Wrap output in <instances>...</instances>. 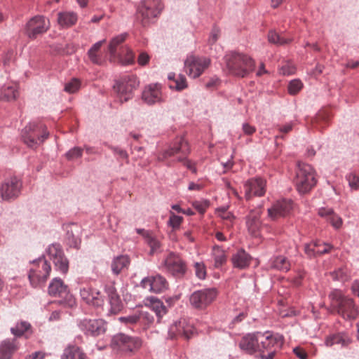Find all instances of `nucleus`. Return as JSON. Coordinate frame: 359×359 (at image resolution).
Listing matches in <instances>:
<instances>
[{"instance_id":"f257e3e1","label":"nucleus","mask_w":359,"mask_h":359,"mask_svg":"<svg viewBox=\"0 0 359 359\" xmlns=\"http://www.w3.org/2000/svg\"><path fill=\"white\" fill-rule=\"evenodd\" d=\"M224 61L227 73L237 77H246L255 67V62L250 55L235 50L227 52Z\"/></svg>"},{"instance_id":"f03ea898","label":"nucleus","mask_w":359,"mask_h":359,"mask_svg":"<svg viewBox=\"0 0 359 359\" xmlns=\"http://www.w3.org/2000/svg\"><path fill=\"white\" fill-rule=\"evenodd\" d=\"M333 311L345 320H353L359 314L358 306L353 299L345 295L343 292L334 289L328 295Z\"/></svg>"},{"instance_id":"7ed1b4c3","label":"nucleus","mask_w":359,"mask_h":359,"mask_svg":"<svg viewBox=\"0 0 359 359\" xmlns=\"http://www.w3.org/2000/svg\"><path fill=\"white\" fill-rule=\"evenodd\" d=\"M189 152L188 142L183 137H179L168 149L163 150L158 155V160L159 161H164L174 158L172 162H182L193 173H196L197 170L194 164L187 159Z\"/></svg>"},{"instance_id":"20e7f679","label":"nucleus","mask_w":359,"mask_h":359,"mask_svg":"<svg viewBox=\"0 0 359 359\" xmlns=\"http://www.w3.org/2000/svg\"><path fill=\"white\" fill-rule=\"evenodd\" d=\"M284 341L283 336L279 333L271 331L260 332L257 358L274 359L276 355L282 349Z\"/></svg>"},{"instance_id":"39448f33","label":"nucleus","mask_w":359,"mask_h":359,"mask_svg":"<svg viewBox=\"0 0 359 359\" xmlns=\"http://www.w3.org/2000/svg\"><path fill=\"white\" fill-rule=\"evenodd\" d=\"M142 346L141 338L122 332L112 336L110 341V347L112 351L122 356L130 357L135 355Z\"/></svg>"},{"instance_id":"423d86ee","label":"nucleus","mask_w":359,"mask_h":359,"mask_svg":"<svg viewBox=\"0 0 359 359\" xmlns=\"http://www.w3.org/2000/svg\"><path fill=\"white\" fill-rule=\"evenodd\" d=\"M49 136L46 126L40 122L29 123L22 130V138L30 148H36Z\"/></svg>"},{"instance_id":"0eeeda50","label":"nucleus","mask_w":359,"mask_h":359,"mask_svg":"<svg viewBox=\"0 0 359 359\" xmlns=\"http://www.w3.org/2000/svg\"><path fill=\"white\" fill-rule=\"evenodd\" d=\"M316 172L311 165L299 163L296 171L294 184L300 194L309 193L316 184Z\"/></svg>"},{"instance_id":"6e6552de","label":"nucleus","mask_w":359,"mask_h":359,"mask_svg":"<svg viewBox=\"0 0 359 359\" xmlns=\"http://www.w3.org/2000/svg\"><path fill=\"white\" fill-rule=\"evenodd\" d=\"M32 267L29 271L28 278L33 287L43 285L49 277L50 264L43 256L30 262Z\"/></svg>"},{"instance_id":"1a4fd4ad","label":"nucleus","mask_w":359,"mask_h":359,"mask_svg":"<svg viewBox=\"0 0 359 359\" xmlns=\"http://www.w3.org/2000/svg\"><path fill=\"white\" fill-rule=\"evenodd\" d=\"M48 292L51 297L60 298L59 304L65 307L73 308L76 305L75 297L70 293L68 286L60 278H55L51 280Z\"/></svg>"},{"instance_id":"9d476101","label":"nucleus","mask_w":359,"mask_h":359,"mask_svg":"<svg viewBox=\"0 0 359 359\" xmlns=\"http://www.w3.org/2000/svg\"><path fill=\"white\" fill-rule=\"evenodd\" d=\"M163 10L158 0H142L137 9V18L143 26L154 22Z\"/></svg>"},{"instance_id":"9b49d317","label":"nucleus","mask_w":359,"mask_h":359,"mask_svg":"<svg viewBox=\"0 0 359 359\" xmlns=\"http://www.w3.org/2000/svg\"><path fill=\"white\" fill-rule=\"evenodd\" d=\"M140 81L133 74H124L115 80L114 89L121 102H127L133 97V92L139 86Z\"/></svg>"},{"instance_id":"f8f14e48","label":"nucleus","mask_w":359,"mask_h":359,"mask_svg":"<svg viewBox=\"0 0 359 359\" xmlns=\"http://www.w3.org/2000/svg\"><path fill=\"white\" fill-rule=\"evenodd\" d=\"M77 326L86 337H97L104 334L107 328V323L101 318H87L78 320Z\"/></svg>"},{"instance_id":"ddd939ff","label":"nucleus","mask_w":359,"mask_h":359,"mask_svg":"<svg viewBox=\"0 0 359 359\" xmlns=\"http://www.w3.org/2000/svg\"><path fill=\"white\" fill-rule=\"evenodd\" d=\"M22 181L17 177L6 179L0 186V202L15 200L21 194Z\"/></svg>"},{"instance_id":"4468645a","label":"nucleus","mask_w":359,"mask_h":359,"mask_svg":"<svg viewBox=\"0 0 359 359\" xmlns=\"http://www.w3.org/2000/svg\"><path fill=\"white\" fill-rule=\"evenodd\" d=\"M46 252L49 259L53 262L55 270L62 274H66L69 270V260L62 246L59 243H53L47 248Z\"/></svg>"},{"instance_id":"2eb2a0df","label":"nucleus","mask_w":359,"mask_h":359,"mask_svg":"<svg viewBox=\"0 0 359 359\" xmlns=\"http://www.w3.org/2000/svg\"><path fill=\"white\" fill-rule=\"evenodd\" d=\"M210 63V59L207 57L189 55L184 61V69L190 78L196 79L204 72Z\"/></svg>"},{"instance_id":"dca6fc26","label":"nucleus","mask_w":359,"mask_h":359,"mask_svg":"<svg viewBox=\"0 0 359 359\" xmlns=\"http://www.w3.org/2000/svg\"><path fill=\"white\" fill-rule=\"evenodd\" d=\"M217 295V291L214 287L198 290L190 295L189 302L194 309L203 310L215 300Z\"/></svg>"},{"instance_id":"f3484780","label":"nucleus","mask_w":359,"mask_h":359,"mask_svg":"<svg viewBox=\"0 0 359 359\" xmlns=\"http://www.w3.org/2000/svg\"><path fill=\"white\" fill-rule=\"evenodd\" d=\"M163 270L175 278L183 277L187 272V265L180 256L170 252L162 263Z\"/></svg>"},{"instance_id":"a211bd4d","label":"nucleus","mask_w":359,"mask_h":359,"mask_svg":"<svg viewBox=\"0 0 359 359\" xmlns=\"http://www.w3.org/2000/svg\"><path fill=\"white\" fill-rule=\"evenodd\" d=\"M50 28V22L43 15L32 18L25 25V32L28 38L34 39L46 33Z\"/></svg>"},{"instance_id":"6ab92c4d","label":"nucleus","mask_w":359,"mask_h":359,"mask_svg":"<svg viewBox=\"0 0 359 359\" xmlns=\"http://www.w3.org/2000/svg\"><path fill=\"white\" fill-rule=\"evenodd\" d=\"M266 180L261 177H253L245 181L243 184L245 198L250 201L254 196H263L266 192Z\"/></svg>"},{"instance_id":"aec40b11","label":"nucleus","mask_w":359,"mask_h":359,"mask_svg":"<svg viewBox=\"0 0 359 359\" xmlns=\"http://www.w3.org/2000/svg\"><path fill=\"white\" fill-rule=\"evenodd\" d=\"M195 329L186 319H180L174 322L168 329V336L170 339L182 337L189 339L194 334Z\"/></svg>"},{"instance_id":"412c9836","label":"nucleus","mask_w":359,"mask_h":359,"mask_svg":"<svg viewBox=\"0 0 359 359\" xmlns=\"http://www.w3.org/2000/svg\"><path fill=\"white\" fill-rule=\"evenodd\" d=\"M140 285L142 287L156 294L165 292L169 287L166 278L161 274L144 278L140 282Z\"/></svg>"},{"instance_id":"4be33fe9","label":"nucleus","mask_w":359,"mask_h":359,"mask_svg":"<svg viewBox=\"0 0 359 359\" xmlns=\"http://www.w3.org/2000/svg\"><path fill=\"white\" fill-rule=\"evenodd\" d=\"M142 99L148 105H154L164 102L160 83H151L144 87Z\"/></svg>"},{"instance_id":"5701e85b","label":"nucleus","mask_w":359,"mask_h":359,"mask_svg":"<svg viewBox=\"0 0 359 359\" xmlns=\"http://www.w3.org/2000/svg\"><path fill=\"white\" fill-rule=\"evenodd\" d=\"M79 293L81 299L88 305L100 307L104 304V298L100 292L91 286L81 287Z\"/></svg>"},{"instance_id":"b1692460","label":"nucleus","mask_w":359,"mask_h":359,"mask_svg":"<svg viewBox=\"0 0 359 359\" xmlns=\"http://www.w3.org/2000/svg\"><path fill=\"white\" fill-rule=\"evenodd\" d=\"M292 209V201L290 199L277 201L268 209V216L272 220L284 217L290 214Z\"/></svg>"},{"instance_id":"393cba45","label":"nucleus","mask_w":359,"mask_h":359,"mask_svg":"<svg viewBox=\"0 0 359 359\" xmlns=\"http://www.w3.org/2000/svg\"><path fill=\"white\" fill-rule=\"evenodd\" d=\"M260 332L248 333L243 336L239 341V348L245 353L252 355L258 353Z\"/></svg>"},{"instance_id":"a878e982","label":"nucleus","mask_w":359,"mask_h":359,"mask_svg":"<svg viewBox=\"0 0 359 359\" xmlns=\"http://www.w3.org/2000/svg\"><path fill=\"white\" fill-rule=\"evenodd\" d=\"M105 292L110 305L109 313L116 314L120 312L123 309V303L116 289L113 285H107L105 287Z\"/></svg>"},{"instance_id":"bb28decb","label":"nucleus","mask_w":359,"mask_h":359,"mask_svg":"<svg viewBox=\"0 0 359 359\" xmlns=\"http://www.w3.org/2000/svg\"><path fill=\"white\" fill-rule=\"evenodd\" d=\"M262 211L259 208L252 210L246 217V226L249 233L257 236L261 227L260 216Z\"/></svg>"},{"instance_id":"cd10ccee","label":"nucleus","mask_w":359,"mask_h":359,"mask_svg":"<svg viewBox=\"0 0 359 359\" xmlns=\"http://www.w3.org/2000/svg\"><path fill=\"white\" fill-rule=\"evenodd\" d=\"M19 349L17 339H6L0 343V359H11L13 355Z\"/></svg>"},{"instance_id":"c85d7f7f","label":"nucleus","mask_w":359,"mask_h":359,"mask_svg":"<svg viewBox=\"0 0 359 359\" xmlns=\"http://www.w3.org/2000/svg\"><path fill=\"white\" fill-rule=\"evenodd\" d=\"M252 259L245 250L240 249L232 255L231 262L234 268L245 269L250 266Z\"/></svg>"},{"instance_id":"c756f323","label":"nucleus","mask_w":359,"mask_h":359,"mask_svg":"<svg viewBox=\"0 0 359 359\" xmlns=\"http://www.w3.org/2000/svg\"><path fill=\"white\" fill-rule=\"evenodd\" d=\"M351 343V339L348 335L344 332H338L327 336L325 340L326 346L330 347L335 344L340 345L341 347H346Z\"/></svg>"},{"instance_id":"7c9ffc66","label":"nucleus","mask_w":359,"mask_h":359,"mask_svg":"<svg viewBox=\"0 0 359 359\" xmlns=\"http://www.w3.org/2000/svg\"><path fill=\"white\" fill-rule=\"evenodd\" d=\"M130 262V260L128 255H118L115 257L111 264L113 274L117 276L123 271L128 269Z\"/></svg>"},{"instance_id":"2f4dec72","label":"nucleus","mask_w":359,"mask_h":359,"mask_svg":"<svg viewBox=\"0 0 359 359\" xmlns=\"http://www.w3.org/2000/svg\"><path fill=\"white\" fill-rule=\"evenodd\" d=\"M77 14L72 11L60 12L57 14V22L62 28H68L76 24Z\"/></svg>"},{"instance_id":"473e14b6","label":"nucleus","mask_w":359,"mask_h":359,"mask_svg":"<svg viewBox=\"0 0 359 359\" xmlns=\"http://www.w3.org/2000/svg\"><path fill=\"white\" fill-rule=\"evenodd\" d=\"M11 332L16 337L25 336L28 338L32 334V325L27 321L21 320L11 328Z\"/></svg>"},{"instance_id":"72a5a7b5","label":"nucleus","mask_w":359,"mask_h":359,"mask_svg":"<svg viewBox=\"0 0 359 359\" xmlns=\"http://www.w3.org/2000/svg\"><path fill=\"white\" fill-rule=\"evenodd\" d=\"M60 359H89L83 349L73 345L67 347L61 355Z\"/></svg>"},{"instance_id":"f704fd0d","label":"nucleus","mask_w":359,"mask_h":359,"mask_svg":"<svg viewBox=\"0 0 359 359\" xmlns=\"http://www.w3.org/2000/svg\"><path fill=\"white\" fill-rule=\"evenodd\" d=\"M18 95V85L16 83L4 85L0 90L1 101H12L15 100Z\"/></svg>"},{"instance_id":"c9c22d12","label":"nucleus","mask_w":359,"mask_h":359,"mask_svg":"<svg viewBox=\"0 0 359 359\" xmlns=\"http://www.w3.org/2000/svg\"><path fill=\"white\" fill-rule=\"evenodd\" d=\"M270 266L272 269L279 270L281 271L287 272L290 269V263L288 259L283 256L278 255L272 257L270 259Z\"/></svg>"},{"instance_id":"e433bc0d","label":"nucleus","mask_w":359,"mask_h":359,"mask_svg":"<svg viewBox=\"0 0 359 359\" xmlns=\"http://www.w3.org/2000/svg\"><path fill=\"white\" fill-rule=\"evenodd\" d=\"M128 36V33H122L120 34L114 38L111 39L110 41V43L108 46V50L109 52V54L111 56H116L117 55L121 54V53H118L117 49L119 45H121L123 42L125 41Z\"/></svg>"},{"instance_id":"4c0bfd02","label":"nucleus","mask_w":359,"mask_h":359,"mask_svg":"<svg viewBox=\"0 0 359 359\" xmlns=\"http://www.w3.org/2000/svg\"><path fill=\"white\" fill-rule=\"evenodd\" d=\"M212 255L214 258V266L215 268H219L226 263V256L224 250L220 246H213Z\"/></svg>"},{"instance_id":"58836bf2","label":"nucleus","mask_w":359,"mask_h":359,"mask_svg":"<svg viewBox=\"0 0 359 359\" xmlns=\"http://www.w3.org/2000/svg\"><path fill=\"white\" fill-rule=\"evenodd\" d=\"M144 242L150 248V255L161 252V243L160 240L151 233L145 240Z\"/></svg>"},{"instance_id":"ea45409f","label":"nucleus","mask_w":359,"mask_h":359,"mask_svg":"<svg viewBox=\"0 0 359 359\" xmlns=\"http://www.w3.org/2000/svg\"><path fill=\"white\" fill-rule=\"evenodd\" d=\"M334 280L344 283L348 281L350 278V271L346 267H340L334 270L330 273Z\"/></svg>"},{"instance_id":"a19ab883","label":"nucleus","mask_w":359,"mask_h":359,"mask_svg":"<svg viewBox=\"0 0 359 359\" xmlns=\"http://www.w3.org/2000/svg\"><path fill=\"white\" fill-rule=\"evenodd\" d=\"M151 307L152 311L156 313L158 320H160L163 316H164L167 313V308L163 304V303L156 299L152 298L151 301Z\"/></svg>"},{"instance_id":"79ce46f5","label":"nucleus","mask_w":359,"mask_h":359,"mask_svg":"<svg viewBox=\"0 0 359 359\" xmlns=\"http://www.w3.org/2000/svg\"><path fill=\"white\" fill-rule=\"evenodd\" d=\"M268 39L270 43L277 45H285L292 41V39L285 38L279 35L276 32L273 30H271L269 32Z\"/></svg>"},{"instance_id":"37998d69","label":"nucleus","mask_w":359,"mask_h":359,"mask_svg":"<svg viewBox=\"0 0 359 359\" xmlns=\"http://www.w3.org/2000/svg\"><path fill=\"white\" fill-rule=\"evenodd\" d=\"M107 147L113 152L118 161H125L127 163L129 162V155L126 150L117 146L107 144Z\"/></svg>"},{"instance_id":"c03bdc74","label":"nucleus","mask_w":359,"mask_h":359,"mask_svg":"<svg viewBox=\"0 0 359 359\" xmlns=\"http://www.w3.org/2000/svg\"><path fill=\"white\" fill-rule=\"evenodd\" d=\"M81 81L77 78H72L65 84L64 90L69 94L76 93L81 88Z\"/></svg>"},{"instance_id":"a18cd8bd","label":"nucleus","mask_w":359,"mask_h":359,"mask_svg":"<svg viewBox=\"0 0 359 359\" xmlns=\"http://www.w3.org/2000/svg\"><path fill=\"white\" fill-rule=\"evenodd\" d=\"M66 243L70 248L79 249L81 239L78 235H75L72 230H68L66 235Z\"/></svg>"},{"instance_id":"49530a36","label":"nucleus","mask_w":359,"mask_h":359,"mask_svg":"<svg viewBox=\"0 0 359 359\" xmlns=\"http://www.w3.org/2000/svg\"><path fill=\"white\" fill-rule=\"evenodd\" d=\"M83 154V149L79 147H74L70 149L65 154V157L69 161H74L79 158H81Z\"/></svg>"},{"instance_id":"de8ad7c7","label":"nucleus","mask_w":359,"mask_h":359,"mask_svg":"<svg viewBox=\"0 0 359 359\" xmlns=\"http://www.w3.org/2000/svg\"><path fill=\"white\" fill-rule=\"evenodd\" d=\"M303 87V83L299 79L292 80L287 86L288 93L290 95H296Z\"/></svg>"},{"instance_id":"09e8293b","label":"nucleus","mask_w":359,"mask_h":359,"mask_svg":"<svg viewBox=\"0 0 359 359\" xmlns=\"http://www.w3.org/2000/svg\"><path fill=\"white\" fill-rule=\"evenodd\" d=\"M138 317L139 323L144 324L146 327H149L154 320L152 314L147 311H141L138 313Z\"/></svg>"},{"instance_id":"8fccbe9b","label":"nucleus","mask_w":359,"mask_h":359,"mask_svg":"<svg viewBox=\"0 0 359 359\" xmlns=\"http://www.w3.org/2000/svg\"><path fill=\"white\" fill-rule=\"evenodd\" d=\"M182 220V217L176 215L175 213L171 212L168 224L172 229H177L180 227Z\"/></svg>"},{"instance_id":"3c124183","label":"nucleus","mask_w":359,"mask_h":359,"mask_svg":"<svg viewBox=\"0 0 359 359\" xmlns=\"http://www.w3.org/2000/svg\"><path fill=\"white\" fill-rule=\"evenodd\" d=\"M195 274L199 279H205L206 277V269L203 262H196L194 264Z\"/></svg>"},{"instance_id":"603ef678","label":"nucleus","mask_w":359,"mask_h":359,"mask_svg":"<svg viewBox=\"0 0 359 359\" xmlns=\"http://www.w3.org/2000/svg\"><path fill=\"white\" fill-rule=\"evenodd\" d=\"M346 178L351 189H358L359 188V177L356 174L350 172L346 176Z\"/></svg>"},{"instance_id":"864d4df0","label":"nucleus","mask_w":359,"mask_h":359,"mask_svg":"<svg viewBox=\"0 0 359 359\" xmlns=\"http://www.w3.org/2000/svg\"><path fill=\"white\" fill-rule=\"evenodd\" d=\"M118 320L127 325H134L139 323L138 314H133L127 316H122L118 318Z\"/></svg>"},{"instance_id":"5fc2aeb1","label":"nucleus","mask_w":359,"mask_h":359,"mask_svg":"<svg viewBox=\"0 0 359 359\" xmlns=\"http://www.w3.org/2000/svg\"><path fill=\"white\" fill-rule=\"evenodd\" d=\"M336 229H339L342 225V219L336 213H333L327 220Z\"/></svg>"},{"instance_id":"6e6d98bb","label":"nucleus","mask_w":359,"mask_h":359,"mask_svg":"<svg viewBox=\"0 0 359 359\" xmlns=\"http://www.w3.org/2000/svg\"><path fill=\"white\" fill-rule=\"evenodd\" d=\"M175 88L177 90H182L187 87V80L184 76L179 74L177 78L175 80Z\"/></svg>"},{"instance_id":"4d7b16f0","label":"nucleus","mask_w":359,"mask_h":359,"mask_svg":"<svg viewBox=\"0 0 359 359\" xmlns=\"http://www.w3.org/2000/svg\"><path fill=\"white\" fill-rule=\"evenodd\" d=\"M209 205V202L207 201H196L193 203V207L197 210L201 214H203L206 208Z\"/></svg>"},{"instance_id":"13d9d810","label":"nucleus","mask_w":359,"mask_h":359,"mask_svg":"<svg viewBox=\"0 0 359 359\" xmlns=\"http://www.w3.org/2000/svg\"><path fill=\"white\" fill-rule=\"evenodd\" d=\"M220 35V30L218 27H214L210 32L209 39H208V44L212 46L219 39Z\"/></svg>"},{"instance_id":"bf43d9fd","label":"nucleus","mask_w":359,"mask_h":359,"mask_svg":"<svg viewBox=\"0 0 359 359\" xmlns=\"http://www.w3.org/2000/svg\"><path fill=\"white\" fill-rule=\"evenodd\" d=\"M121 48H123V47H121ZM124 50L126 51V58L122 61V63L124 65H128L133 63L134 62V55L133 53V51L127 46L124 47Z\"/></svg>"},{"instance_id":"052dcab7","label":"nucleus","mask_w":359,"mask_h":359,"mask_svg":"<svg viewBox=\"0 0 359 359\" xmlns=\"http://www.w3.org/2000/svg\"><path fill=\"white\" fill-rule=\"evenodd\" d=\"M220 83V80L217 76H212L210 78L208 81L205 83V88L208 90H212L218 86Z\"/></svg>"},{"instance_id":"680f3d73","label":"nucleus","mask_w":359,"mask_h":359,"mask_svg":"<svg viewBox=\"0 0 359 359\" xmlns=\"http://www.w3.org/2000/svg\"><path fill=\"white\" fill-rule=\"evenodd\" d=\"M88 55L90 61L95 65H100L102 62L101 57L93 51H88Z\"/></svg>"},{"instance_id":"e2e57ef3","label":"nucleus","mask_w":359,"mask_h":359,"mask_svg":"<svg viewBox=\"0 0 359 359\" xmlns=\"http://www.w3.org/2000/svg\"><path fill=\"white\" fill-rule=\"evenodd\" d=\"M334 213V211L332 208H322L318 210V215L321 217H323L327 221L329 217Z\"/></svg>"},{"instance_id":"0e129e2a","label":"nucleus","mask_w":359,"mask_h":359,"mask_svg":"<svg viewBox=\"0 0 359 359\" xmlns=\"http://www.w3.org/2000/svg\"><path fill=\"white\" fill-rule=\"evenodd\" d=\"M150 57L146 52H142L140 53L138 58H137V62L141 66L146 65L149 61Z\"/></svg>"},{"instance_id":"69168bd1","label":"nucleus","mask_w":359,"mask_h":359,"mask_svg":"<svg viewBox=\"0 0 359 359\" xmlns=\"http://www.w3.org/2000/svg\"><path fill=\"white\" fill-rule=\"evenodd\" d=\"M293 353L299 359H307L308 355L306 351L300 347L293 348Z\"/></svg>"},{"instance_id":"338daca9","label":"nucleus","mask_w":359,"mask_h":359,"mask_svg":"<svg viewBox=\"0 0 359 359\" xmlns=\"http://www.w3.org/2000/svg\"><path fill=\"white\" fill-rule=\"evenodd\" d=\"M304 252L310 257H316L318 255L317 249L313 248L310 243H307L304 245Z\"/></svg>"},{"instance_id":"774afa93","label":"nucleus","mask_w":359,"mask_h":359,"mask_svg":"<svg viewBox=\"0 0 359 359\" xmlns=\"http://www.w3.org/2000/svg\"><path fill=\"white\" fill-rule=\"evenodd\" d=\"M332 248V246L327 243H323L320 248H317L318 255H321L325 253H328L330 250Z\"/></svg>"}]
</instances>
